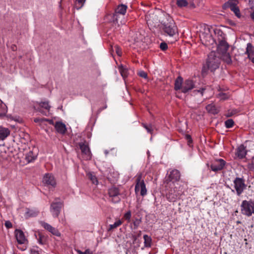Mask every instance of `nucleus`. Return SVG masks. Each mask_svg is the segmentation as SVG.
I'll return each instance as SVG.
<instances>
[{
	"label": "nucleus",
	"instance_id": "f257e3e1",
	"mask_svg": "<svg viewBox=\"0 0 254 254\" xmlns=\"http://www.w3.org/2000/svg\"><path fill=\"white\" fill-rule=\"evenodd\" d=\"M180 173L177 170L170 171L166 179L168 193L167 199L170 202H175L180 198L183 194V187L180 184Z\"/></svg>",
	"mask_w": 254,
	"mask_h": 254
},
{
	"label": "nucleus",
	"instance_id": "f03ea898",
	"mask_svg": "<svg viewBox=\"0 0 254 254\" xmlns=\"http://www.w3.org/2000/svg\"><path fill=\"white\" fill-rule=\"evenodd\" d=\"M163 15L166 18L167 23H166L164 20L160 19L159 21H161V28L164 30V31L169 36H173L175 35L177 32V27L174 22L173 20L172 19L170 15L166 13H163ZM147 22L148 25L151 26L156 27L157 26H159V22H156L154 24V22L152 19H148L147 20Z\"/></svg>",
	"mask_w": 254,
	"mask_h": 254
},
{
	"label": "nucleus",
	"instance_id": "7ed1b4c3",
	"mask_svg": "<svg viewBox=\"0 0 254 254\" xmlns=\"http://www.w3.org/2000/svg\"><path fill=\"white\" fill-rule=\"evenodd\" d=\"M220 64V60L215 55L214 52H211L208 56L206 62V65L211 71H213L218 68Z\"/></svg>",
	"mask_w": 254,
	"mask_h": 254
},
{
	"label": "nucleus",
	"instance_id": "20e7f679",
	"mask_svg": "<svg viewBox=\"0 0 254 254\" xmlns=\"http://www.w3.org/2000/svg\"><path fill=\"white\" fill-rule=\"evenodd\" d=\"M241 212L244 215L251 216L254 214V202L252 201L243 200L242 202Z\"/></svg>",
	"mask_w": 254,
	"mask_h": 254
},
{
	"label": "nucleus",
	"instance_id": "39448f33",
	"mask_svg": "<svg viewBox=\"0 0 254 254\" xmlns=\"http://www.w3.org/2000/svg\"><path fill=\"white\" fill-rule=\"evenodd\" d=\"M141 179L142 176L141 174H139L136 180L134 190L136 194H137L140 191V195L143 196L147 194V189L144 181Z\"/></svg>",
	"mask_w": 254,
	"mask_h": 254
},
{
	"label": "nucleus",
	"instance_id": "423d86ee",
	"mask_svg": "<svg viewBox=\"0 0 254 254\" xmlns=\"http://www.w3.org/2000/svg\"><path fill=\"white\" fill-rule=\"evenodd\" d=\"M238 3V0H229L224 4L223 7L224 8H230L234 12L236 16L240 18L241 17V13L237 6Z\"/></svg>",
	"mask_w": 254,
	"mask_h": 254
},
{
	"label": "nucleus",
	"instance_id": "0eeeda50",
	"mask_svg": "<svg viewBox=\"0 0 254 254\" xmlns=\"http://www.w3.org/2000/svg\"><path fill=\"white\" fill-rule=\"evenodd\" d=\"M63 207V203L59 199H56L50 206V212L54 217H58Z\"/></svg>",
	"mask_w": 254,
	"mask_h": 254
},
{
	"label": "nucleus",
	"instance_id": "6e6552de",
	"mask_svg": "<svg viewBox=\"0 0 254 254\" xmlns=\"http://www.w3.org/2000/svg\"><path fill=\"white\" fill-rule=\"evenodd\" d=\"M234 187L238 195H240L246 189V185L243 179L236 178L233 181Z\"/></svg>",
	"mask_w": 254,
	"mask_h": 254
},
{
	"label": "nucleus",
	"instance_id": "1a4fd4ad",
	"mask_svg": "<svg viewBox=\"0 0 254 254\" xmlns=\"http://www.w3.org/2000/svg\"><path fill=\"white\" fill-rule=\"evenodd\" d=\"M225 164V161L222 159L216 160L211 165V169L214 172L221 170L224 168Z\"/></svg>",
	"mask_w": 254,
	"mask_h": 254
},
{
	"label": "nucleus",
	"instance_id": "9d476101",
	"mask_svg": "<svg viewBox=\"0 0 254 254\" xmlns=\"http://www.w3.org/2000/svg\"><path fill=\"white\" fill-rule=\"evenodd\" d=\"M34 107L35 110L41 112L43 114L46 115V114L44 112L42 111L41 108H44L47 112H49L50 110V109L51 108V106H50L48 101H44V102H41L39 103H37L36 104H35L34 105Z\"/></svg>",
	"mask_w": 254,
	"mask_h": 254
},
{
	"label": "nucleus",
	"instance_id": "9b49d317",
	"mask_svg": "<svg viewBox=\"0 0 254 254\" xmlns=\"http://www.w3.org/2000/svg\"><path fill=\"white\" fill-rule=\"evenodd\" d=\"M43 182L52 187H55L56 185V180L54 177L51 174H46L43 178Z\"/></svg>",
	"mask_w": 254,
	"mask_h": 254
},
{
	"label": "nucleus",
	"instance_id": "f8f14e48",
	"mask_svg": "<svg viewBox=\"0 0 254 254\" xmlns=\"http://www.w3.org/2000/svg\"><path fill=\"white\" fill-rule=\"evenodd\" d=\"M17 241L19 244H24L26 241L24 234L21 230L16 229L14 232Z\"/></svg>",
	"mask_w": 254,
	"mask_h": 254
},
{
	"label": "nucleus",
	"instance_id": "ddd939ff",
	"mask_svg": "<svg viewBox=\"0 0 254 254\" xmlns=\"http://www.w3.org/2000/svg\"><path fill=\"white\" fill-rule=\"evenodd\" d=\"M194 82L191 79H187L183 82L182 87V91L183 93H187L194 87Z\"/></svg>",
	"mask_w": 254,
	"mask_h": 254
},
{
	"label": "nucleus",
	"instance_id": "4468645a",
	"mask_svg": "<svg viewBox=\"0 0 254 254\" xmlns=\"http://www.w3.org/2000/svg\"><path fill=\"white\" fill-rule=\"evenodd\" d=\"M80 148L82 153L84 155V157L86 160H89L91 158V154L88 145L84 143L79 144Z\"/></svg>",
	"mask_w": 254,
	"mask_h": 254
},
{
	"label": "nucleus",
	"instance_id": "2eb2a0df",
	"mask_svg": "<svg viewBox=\"0 0 254 254\" xmlns=\"http://www.w3.org/2000/svg\"><path fill=\"white\" fill-rule=\"evenodd\" d=\"M194 0H177L176 4L179 7H186L189 5L190 7H194L195 4L193 1Z\"/></svg>",
	"mask_w": 254,
	"mask_h": 254
},
{
	"label": "nucleus",
	"instance_id": "dca6fc26",
	"mask_svg": "<svg viewBox=\"0 0 254 254\" xmlns=\"http://www.w3.org/2000/svg\"><path fill=\"white\" fill-rule=\"evenodd\" d=\"M42 226L47 231L51 233L52 234L56 236H60L61 234L59 231L55 228L52 227L51 225L46 222H42Z\"/></svg>",
	"mask_w": 254,
	"mask_h": 254
},
{
	"label": "nucleus",
	"instance_id": "f3484780",
	"mask_svg": "<svg viewBox=\"0 0 254 254\" xmlns=\"http://www.w3.org/2000/svg\"><path fill=\"white\" fill-rule=\"evenodd\" d=\"M109 194L110 197H113V201L115 202H119L120 200V198L118 197L119 194V191L116 188H112L109 190Z\"/></svg>",
	"mask_w": 254,
	"mask_h": 254
},
{
	"label": "nucleus",
	"instance_id": "a211bd4d",
	"mask_svg": "<svg viewBox=\"0 0 254 254\" xmlns=\"http://www.w3.org/2000/svg\"><path fill=\"white\" fill-rule=\"evenodd\" d=\"M57 131L62 134H64L66 131L65 125L61 122H56L54 125Z\"/></svg>",
	"mask_w": 254,
	"mask_h": 254
},
{
	"label": "nucleus",
	"instance_id": "6ab92c4d",
	"mask_svg": "<svg viewBox=\"0 0 254 254\" xmlns=\"http://www.w3.org/2000/svg\"><path fill=\"white\" fill-rule=\"evenodd\" d=\"M229 46L228 43L225 41H221L217 47V50L220 53L224 54L227 53Z\"/></svg>",
	"mask_w": 254,
	"mask_h": 254
},
{
	"label": "nucleus",
	"instance_id": "aec40b11",
	"mask_svg": "<svg viewBox=\"0 0 254 254\" xmlns=\"http://www.w3.org/2000/svg\"><path fill=\"white\" fill-rule=\"evenodd\" d=\"M200 37L201 40L203 42H205V45H208V44H212L214 42L213 38L209 34H204L203 33Z\"/></svg>",
	"mask_w": 254,
	"mask_h": 254
},
{
	"label": "nucleus",
	"instance_id": "412c9836",
	"mask_svg": "<svg viewBox=\"0 0 254 254\" xmlns=\"http://www.w3.org/2000/svg\"><path fill=\"white\" fill-rule=\"evenodd\" d=\"M247 153L246 147L243 145L239 146L237 149L236 155L240 159L244 158Z\"/></svg>",
	"mask_w": 254,
	"mask_h": 254
},
{
	"label": "nucleus",
	"instance_id": "4be33fe9",
	"mask_svg": "<svg viewBox=\"0 0 254 254\" xmlns=\"http://www.w3.org/2000/svg\"><path fill=\"white\" fill-rule=\"evenodd\" d=\"M10 133V131L7 128L0 127V139L4 140Z\"/></svg>",
	"mask_w": 254,
	"mask_h": 254
},
{
	"label": "nucleus",
	"instance_id": "5701e85b",
	"mask_svg": "<svg viewBox=\"0 0 254 254\" xmlns=\"http://www.w3.org/2000/svg\"><path fill=\"white\" fill-rule=\"evenodd\" d=\"M37 157L36 154H34L32 151H29L25 154V160L28 163H30L35 160Z\"/></svg>",
	"mask_w": 254,
	"mask_h": 254
},
{
	"label": "nucleus",
	"instance_id": "b1692460",
	"mask_svg": "<svg viewBox=\"0 0 254 254\" xmlns=\"http://www.w3.org/2000/svg\"><path fill=\"white\" fill-rule=\"evenodd\" d=\"M127 6L126 5L121 4L118 6L116 10V14L114 17L117 16L118 14L124 15L127 11Z\"/></svg>",
	"mask_w": 254,
	"mask_h": 254
},
{
	"label": "nucleus",
	"instance_id": "393cba45",
	"mask_svg": "<svg viewBox=\"0 0 254 254\" xmlns=\"http://www.w3.org/2000/svg\"><path fill=\"white\" fill-rule=\"evenodd\" d=\"M206 109L209 113L212 114H216L218 112V110L213 104L208 105L206 107Z\"/></svg>",
	"mask_w": 254,
	"mask_h": 254
},
{
	"label": "nucleus",
	"instance_id": "a878e982",
	"mask_svg": "<svg viewBox=\"0 0 254 254\" xmlns=\"http://www.w3.org/2000/svg\"><path fill=\"white\" fill-rule=\"evenodd\" d=\"M183 84V78L179 76L175 80V89L176 90L182 89Z\"/></svg>",
	"mask_w": 254,
	"mask_h": 254
},
{
	"label": "nucleus",
	"instance_id": "bb28decb",
	"mask_svg": "<svg viewBox=\"0 0 254 254\" xmlns=\"http://www.w3.org/2000/svg\"><path fill=\"white\" fill-rule=\"evenodd\" d=\"M144 239V245L146 248H150L151 246L152 239L151 238L147 235L143 236Z\"/></svg>",
	"mask_w": 254,
	"mask_h": 254
},
{
	"label": "nucleus",
	"instance_id": "cd10ccee",
	"mask_svg": "<svg viewBox=\"0 0 254 254\" xmlns=\"http://www.w3.org/2000/svg\"><path fill=\"white\" fill-rule=\"evenodd\" d=\"M246 54L248 55L249 59H251L254 55L253 47L251 43H248Z\"/></svg>",
	"mask_w": 254,
	"mask_h": 254
},
{
	"label": "nucleus",
	"instance_id": "c85d7f7f",
	"mask_svg": "<svg viewBox=\"0 0 254 254\" xmlns=\"http://www.w3.org/2000/svg\"><path fill=\"white\" fill-rule=\"evenodd\" d=\"M87 176L89 179L92 182L93 184L97 185L98 180L93 172H89L87 173Z\"/></svg>",
	"mask_w": 254,
	"mask_h": 254
},
{
	"label": "nucleus",
	"instance_id": "c756f323",
	"mask_svg": "<svg viewBox=\"0 0 254 254\" xmlns=\"http://www.w3.org/2000/svg\"><path fill=\"white\" fill-rule=\"evenodd\" d=\"M38 213V211L36 209H28L25 213L26 217L36 216Z\"/></svg>",
	"mask_w": 254,
	"mask_h": 254
},
{
	"label": "nucleus",
	"instance_id": "7c9ffc66",
	"mask_svg": "<svg viewBox=\"0 0 254 254\" xmlns=\"http://www.w3.org/2000/svg\"><path fill=\"white\" fill-rule=\"evenodd\" d=\"M7 107L1 100H0V116L5 115L7 113Z\"/></svg>",
	"mask_w": 254,
	"mask_h": 254
},
{
	"label": "nucleus",
	"instance_id": "2f4dec72",
	"mask_svg": "<svg viewBox=\"0 0 254 254\" xmlns=\"http://www.w3.org/2000/svg\"><path fill=\"white\" fill-rule=\"evenodd\" d=\"M86 0H75V7L77 9L81 8L83 5Z\"/></svg>",
	"mask_w": 254,
	"mask_h": 254
},
{
	"label": "nucleus",
	"instance_id": "473e14b6",
	"mask_svg": "<svg viewBox=\"0 0 254 254\" xmlns=\"http://www.w3.org/2000/svg\"><path fill=\"white\" fill-rule=\"evenodd\" d=\"M205 89H206L205 88L202 87L198 90H194L193 94L194 95H199L200 96H202Z\"/></svg>",
	"mask_w": 254,
	"mask_h": 254
},
{
	"label": "nucleus",
	"instance_id": "72a5a7b5",
	"mask_svg": "<svg viewBox=\"0 0 254 254\" xmlns=\"http://www.w3.org/2000/svg\"><path fill=\"white\" fill-rule=\"evenodd\" d=\"M122 222L120 220L116 221L114 224L110 225L109 230L115 229L122 224Z\"/></svg>",
	"mask_w": 254,
	"mask_h": 254
},
{
	"label": "nucleus",
	"instance_id": "f704fd0d",
	"mask_svg": "<svg viewBox=\"0 0 254 254\" xmlns=\"http://www.w3.org/2000/svg\"><path fill=\"white\" fill-rule=\"evenodd\" d=\"M234 124V122L232 119H228L225 122V126L226 128L232 127Z\"/></svg>",
	"mask_w": 254,
	"mask_h": 254
},
{
	"label": "nucleus",
	"instance_id": "c9c22d12",
	"mask_svg": "<svg viewBox=\"0 0 254 254\" xmlns=\"http://www.w3.org/2000/svg\"><path fill=\"white\" fill-rule=\"evenodd\" d=\"M223 55V60L227 63L230 64L231 62V59L229 54L226 53L222 54Z\"/></svg>",
	"mask_w": 254,
	"mask_h": 254
},
{
	"label": "nucleus",
	"instance_id": "e433bc0d",
	"mask_svg": "<svg viewBox=\"0 0 254 254\" xmlns=\"http://www.w3.org/2000/svg\"><path fill=\"white\" fill-rule=\"evenodd\" d=\"M142 126L147 130L148 132L152 133V126L151 125H147L145 124H142Z\"/></svg>",
	"mask_w": 254,
	"mask_h": 254
},
{
	"label": "nucleus",
	"instance_id": "4c0bfd02",
	"mask_svg": "<svg viewBox=\"0 0 254 254\" xmlns=\"http://www.w3.org/2000/svg\"><path fill=\"white\" fill-rule=\"evenodd\" d=\"M120 71L123 78H125L127 76V70L126 68H120Z\"/></svg>",
	"mask_w": 254,
	"mask_h": 254
},
{
	"label": "nucleus",
	"instance_id": "58836bf2",
	"mask_svg": "<svg viewBox=\"0 0 254 254\" xmlns=\"http://www.w3.org/2000/svg\"><path fill=\"white\" fill-rule=\"evenodd\" d=\"M124 218L127 220L128 222H129L131 218V212L130 211H127L124 215Z\"/></svg>",
	"mask_w": 254,
	"mask_h": 254
},
{
	"label": "nucleus",
	"instance_id": "ea45409f",
	"mask_svg": "<svg viewBox=\"0 0 254 254\" xmlns=\"http://www.w3.org/2000/svg\"><path fill=\"white\" fill-rule=\"evenodd\" d=\"M141 220L139 219H136L133 222L134 229L137 228L140 223Z\"/></svg>",
	"mask_w": 254,
	"mask_h": 254
},
{
	"label": "nucleus",
	"instance_id": "a19ab883",
	"mask_svg": "<svg viewBox=\"0 0 254 254\" xmlns=\"http://www.w3.org/2000/svg\"><path fill=\"white\" fill-rule=\"evenodd\" d=\"M160 48L162 50L165 51L167 49L168 45L166 43L162 42L160 45Z\"/></svg>",
	"mask_w": 254,
	"mask_h": 254
},
{
	"label": "nucleus",
	"instance_id": "79ce46f5",
	"mask_svg": "<svg viewBox=\"0 0 254 254\" xmlns=\"http://www.w3.org/2000/svg\"><path fill=\"white\" fill-rule=\"evenodd\" d=\"M138 75L144 78H146L147 77V74L146 72L144 71L141 70L138 72Z\"/></svg>",
	"mask_w": 254,
	"mask_h": 254
},
{
	"label": "nucleus",
	"instance_id": "37998d69",
	"mask_svg": "<svg viewBox=\"0 0 254 254\" xmlns=\"http://www.w3.org/2000/svg\"><path fill=\"white\" fill-rule=\"evenodd\" d=\"M186 139H187V140L188 141V145L190 146H191V144L192 141L190 136V135H189V134H187L186 135Z\"/></svg>",
	"mask_w": 254,
	"mask_h": 254
},
{
	"label": "nucleus",
	"instance_id": "c03bdc74",
	"mask_svg": "<svg viewBox=\"0 0 254 254\" xmlns=\"http://www.w3.org/2000/svg\"><path fill=\"white\" fill-rule=\"evenodd\" d=\"M4 225L7 229L11 228L12 227V224L9 221H6Z\"/></svg>",
	"mask_w": 254,
	"mask_h": 254
},
{
	"label": "nucleus",
	"instance_id": "a18cd8bd",
	"mask_svg": "<svg viewBox=\"0 0 254 254\" xmlns=\"http://www.w3.org/2000/svg\"><path fill=\"white\" fill-rule=\"evenodd\" d=\"M115 48L116 52V53L117 54V55L119 56H121V55H122V51H121V49L119 48V47L118 46H116L115 47Z\"/></svg>",
	"mask_w": 254,
	"mask_h": 254
},
{
	"label": "nucleus",
	"instance_id": "49530a36",
	"mask_svg": "<svg viewBox=\"0 0 254 254\" xmlns=\"http://www.w3.org/2000/svg\"><path fill=\"white\" fill-rule=\"evenodd\" d=\"M218 97L220 99L225 100L227 98V96L224 93H220L218 95Z\"/></svg>",
	"mask_w": 254,
	"mask_h": 254
},
{
	"label": "nucleus",
	"instance_id": "de8ad7c7",
	"mask_svg": "<svg viewBox=\"0 0 254 254\" xmlns=\"http://www.w3.org/2000/svg\"><path fill=\"white\" fill-rule=\"evenodd\" d=\"M83 253L84 254H90V251L89 249H87Z\"/></svg>",
	"mask_w": 254,
	"mask_h": 254
},
{
	"label": "nucleus",
	"instance_id": "09e8293b",
	"mask_svg": "<svg viewBox=\"0 0 254 254\" xmlns=\"http://www.w3.org/2000/svg\"><path fill=\"white\" fill-rule=\"evenodd\" d=\"M46 121H48L50 124L54 125V121L51 120H46Z\"/></svg>",
	"mask_w": 254,
	"mask_h": 254
},
{
	"label": "nucleus",
	"instance_id": "8fccbe9b",
	"mask_svg": "<svg viewBox=\"0 0 254 254\" xmlns=\"http://www.w3.org/2000/svg\"><path fill=\"white\" fill-rule=\"evenodd\" d=\"M77 252L78 254H84V253L81 252L80 250H77Z\"/></svg>",
	"mask_w": 254,
	"mask_h": 254
},
{
	"label": "nucleus",
	"instance_id": "3c124183",
	"mask_svg": "<svg viewBox=\"0 0 254 254\" xmlns=\"http://www.w3.org/2000/svg\"><path fill=\"white\" fill-rule=\"evenodd\" d=\"M252 18L254 20V12L252 13L251 15Z\"/></svg>",
	"mask_w": 254,
	"mask_h": 254
},
{
	"label": "nucleus",
	"instance_id": "603ef678",
	"mask_svg": "<svg viewBox=\"0 0 254 254\" xmlns=\"http://www.w3.org/2000/svg\"><path fill=\"white\" fill-rule=\"evenodd\" d=\"M39 121H40V119H35L34 120V122H36V123H37V122H39Z\"/></svg>",
	"mask_w": 254,
	"mask_h": 254
},
{
	"label": "nucleus",
	"instance_id": "864d4df0",
	"mask_svg": "<svg viewBox=\"0 0 254 254\" xmlns=\"http://www.w3.org/2000/svg\"><path fill=\"white\" fill-rule=\"evenodd\" d=\"M32 254H39L37 251H34L32 252Z\"/></svg>",
	"mask_w": 254,
	"mask_h": 254
},
{
	"label": "nucleus",
	"instance_id": "5fc2aeb1",
	"mask_svg": "<svg viewBox=\"0 0 254 254\" xmlns=\"http://www.w3.org/2000/svg\"><path fill=\"white\" fill-rule=\"evenodd\" d=\"M252 60V62L254 63V57H252V58L250 59Z\"/></svg>",
	"mask_w": 254,
	"mask_h": 254
},
{
	"label": "nucleus",
	"instance_id": "6e6d98bb",
	"mask_svg": "<svg viewBox=\"0 0 254 254\" xmlns=\"http://www.w3.org/2000/svg\"><path fill=\"white\" fill-rule=\"evenodd\" d=\"M133 237L134 240L135 241L136 240V237L135 236H133Z\"/></svg>",
	"mask_w": 254,
	"mask_h": 254
},
{
	"label": "nucleus",
	"instance_id": "4d7b16f0",
	"mask_svg": "<svg viewBox=\"0 0 254 254\" xmlns=\"http://www.w3.org/2000/svg\"><path fill=\"white\" fill-rule=\"evenodd\" d=\"M25 249H26V248H24L22 249L21 250H22V251H24V250H25Z\"/></svg>",
	"mask_w": 254,
	"mask_h": 254
},
{
	"label": "nucleus",
	"instance_id": "13d9d810",
	"mask_svg": "<svg viewBox=\"0 0 254 254\" xmlns=\"http://www.w3.org/2000/svg\"><path fill=\"white\" fill-rule=\"evenodd\" d=\"M141 231H139V233L138 234V236H140V234H141Z\"/></svg>",
	"mask_w": 254,
	"mask_h": 254
}]
</instances>
